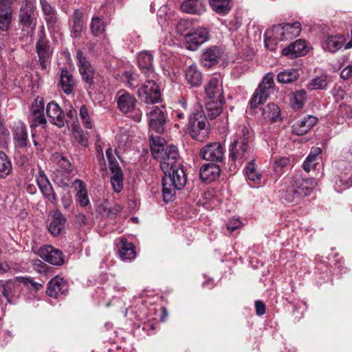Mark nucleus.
<instances>
[{
  "label": "nucleus",
  "mask_w": 352,
  "mask_h": 352,
  "mask_svg": "<svg viewBox=\"0 0 352 352\" xmlns=\"http://www.w3.org/2000/svg\"><path fill=\"white\" fill-rule=\"evenodd\" d=\"M77 222L80 225H86L87 224V218L83 214H79L76 216Z\"/></svg>",
  "instance_id": "nucleus-60"
},
{
  "label": "nucleus",
  "mask_w": 352,
  "mask_h": 352,
  "mask_svg": "<svg viewBox=\"0 0 352 352\" xmlns=\"http://www.w3.org/2000/svg\"><path fill=\"white\" fill-rule=\"evenodd\" d=\"M66 219L63 214L58 210L56 211L48 226V230L53 236L61 234L65 228Z\"/></svg>",
  "instance_id": "nucleus-32"
},
{
  "label": "nucleus",
  "mask_w": 352,
  "mask_h": 352,
  "mask_svg": "<svg viewBox=\"0 0 352 352\" xmlns=\"http://www.w3.org/2000/svg\"><path fill=\"white\" fill-rule=\"evenodd\" d=\"M74 135L78 142L83 146L88 144V133L85 131L80 126L74 130Z\"/></svg>",
  "instance_id": "nucleus-51"
},
{
  "label": "nucleus",
  "mask_w": 352,
  "mask_h": 352,
  "mask_svg": "<svg viewBox=\"0 0 352 352\" xmlns=\"http://www.w3.org/2000/svg\"><path fill=\"white\" fill-rule=\"evenodd\" d=\"M306 96V92L304 90H300L297 92L295 99L296 100V105L298 109L302 108L304 103L303 100Z\"/></svg>",
  "instance_id": "nucleus-55"
},
{
  "label": "nucleus",
  "mask_w": 352,
  "mask_h": 352,
  "mask_svg": "<svg viewBox=\"0 0 352 352\" xmlns=\"http://www.w3.org/2000/svg\"><path fill=\"white\" fill-rule=\"evenodd\" d=\"M38 256L46 262L54 265H62L64 263L63 252L52 245L41 246L38 251Z\"/></svg>",
  "instance_id": "nucleus-19"
},
{
  "label": "nucleus",
  "mask_w": 352,
  "mask_h": 352,
  "mask_svg": "<svg viewBox=\"0 0 352 352\" xmlns=\"http://www.w3.org/2000/svg\"><path fill=\"white\" fill-rule=\"evenodd\" d=\"M45 104L42 100L36 98L32 105L30 114L28 117L31 128L41 126H45L47 120L44 114Z\"/></svg>",
  "instance_id": "nucleus-16"
},
{
  "label": "nucleus",
  "mask_w": 352,
  "mask_h": 352,
  "mask_svg": "<svg viewBox=\"0 0 352 352\" xmlns=\"http://www.w3.org/2000/svg\"><path fill=\"white\" fill-rule=\"evenodd\" d=\"M75 183L78 184V190L76 192V199L81 206H87L89 204V200L87 195V191L85 187L84 183L80 180L76 179Z\"/></svg>",
  "instance_id": "nucleus-48"
},
{
  "label": "nucleus",
  "mask_w": 352,
  "mask_h": 352,
  "mask_svg": "<svg viewBox=\"0 0 352 352\" xmlns=\"http://www.w3.org/2000/svg\"><path fill=\"white\" fill-rule=\"evenodd\" d=\"M166 109L164 107H153L147 112L148 117V126L151 130L162 133L164 130V125L166 122V116L165 114Z\"/></svg>",
  "instance_id": "nucleus-14"
},
{
  "label": "nucleus",
  "mask_w": 352,
  "mask_h": 352,
  "mask_svg": "<svg viewBox=\"0 0 352 352\" xmlns=\"http://www.w3.org/2000/svg\"><path fill=\"white\" fill-rule=\"evenodd\" d=\"M340 77L344 80L352 77V63L342 70Z\"/></svg>",
  "instance_id": "nucleus-56"
},
{
  "label": "nucleus",
  "mask_w": 352,
  "mask_h": 352,
  "mask_svg": "<svg viewBox=\"0 0 352 352\" xmlns=\"http://www.w3.org/2000/svg\"><path fill=\"white\" fill-rule=\"evenodd\" d=\"M61 201L64 208H69L72 202V196L69 193L64 195L61 198Z\"/></svg>",
  "instance_id": "nucleus-58"
},
{
  "label": "nucleus",
  "mask_w": 352,
  "mask_h": 352,
  "mask_svg": "<svg viewBox=\"0 0 352 352\" xmlns=\"http://www.w3.org/2000/svg\"><path fill=\"white\" fill-rule=\"evenodd\" d=\"M13 0H0V10H12Z\"/></svg>",
  "instance_id": "nucleus-59"
},
{
  "label": "nucleus",
  "mask_w": 352,
  "mask_h": 352,
  "mask_svg": "<svg viewBox=\"0 0 352 352\" xmlns=\"http://www.w3.org/2000/svg\"><path fill=\"white\" fill-rule=\"evenodd\" d=\"M34 8V4L29 1H23L20 8L19 15V28L27 35L32 34L36 25Z\"/></svg>",
  "instance_id": "nucleus-7"
},
{
  "label": "nucleus",
  "mask_w": 352,
  "mask_h": 352,
  "mask_svg": "<svg viewBox=\"0 0 352 352\" xmlns=\"http://www.w3.org/2000/svg\"><path fill=\"white\" fill-rule=\"evenodd\" d=\"M10 270V267L6 263L0 262V273H5Z\"/></svg>",
  "instance_id": "nucleus-62"
},
{
  "label": "nucleus",
  "mask_w": 352,
  "mask_h": 352,
  "mask_svg": "<svg viewBox=\"0 0 352 352\" xmlns=\"http://www.w3.org/2000/svg\"><path fill=\"white\" fill-rule=\"evenodd\" d=\"M76 59L79 72L83 80L88 85H91L94 83V69L91 65L84 56L81 51H77Z\"/></svg>",
  "instance_id": "nucleus-22"
},
{
  "label": "nucleus",
  "mask_w": 352,
  "mask_h": 352,
  "mask_svg": "<svg viewBox=\"0 0 352 352\" xmlns=\"http://www.w3.org/2000/svg\"><path fill=\"white\" fill-rule=\"evenodd\" d=\"M69 290V286L65 280L60 276L52 278L47 284V294L54 298L65 296Z\"/></svg>",
  "instance_id": "nucleus-21"
},
{
  "label": "nucleus",
  "mask_w": 352,
  "mask_h": 352,
  "mask_svg": "<svg viewBox=\"0 0 352 352\" xmlns=\"http://www.w3.org/2000/svg\"><path fill=\"white\" fill-rule=\"evenodd\" d=\"M12 163L8 156L0 151V177H6L12 171Z\"/></svg>",
  "instance_id": "nucleus-49"
},
{
  "label": "nucleus",
  "mask_w": 352,
  "mask_h": 352,
  "mask_svg": "<svg viewBox=\"0 0 352 352\" xmlns=\"http://www.w3.org/2000/svg\"><path fill=\"white\" fill-rule=\"evenodd\" d=\"M208 39V31L204 28L193 30L185 36V45L188 50H196Z\"/></svg>",
  "instance_id": "nucleus-18"
},
{
  "label": "nucleus",
  "mask_w": 352,
  "mask_h": 352,
  "mask_svg": "<svg viewBox=\"0 0 352 352\" xmlns=\"http://www.w3.org/2000/svg\"><path fill=\"white\" fill-rule=\"evenodd\" d=\"M307 87L310 90L326 89L327 87V76L322 75L311 79Z\"/></svg>",
  "instance_id": "nucleus-50"
},
{
  "label": "nucleus",
  "mask_w": 352,
  "mask_h": 352,
  "mask_svg": "<svg viewBox=\"0 0 352 352\" xmlns=\"http://www.w3.org/2000/svg\"><path fill=\"white\" fill-rule=\"evenodd\" d=\"M46 113L53 124L60 128L65 125V113L56 102L54 101L49 102L46 107Z\"/></svg>",
  "instance_id": "nucleus-23"
},
{
  "label": "nucleus",
  "mask_w": 352,
  "mask_h": 352,
  "mask_svg": "<svg viewBox=\"0 0 352 352\" xmlns=\"http://www.w3.org/2000/svg\"><path fill=\"white\" fill-rule=\"evenodd\" d=\"M151 150L153 157L160 164L164 173L162 180V194L164 201H171L177 190L182 189L186 183V175L179 160L177 147L164 144V139L151 135Z\"/></svg>",
  "instance_id": "nucleus-1"
},
{
  "label": "nucleus",
  "mask_w": 352,
  "mask_h": 352,
  "mask_svg": "<svg viewBox=\"0 0 352 352\" xmlns=\"http://www.w3.org/2000/svg\"><path fill=\"white\" fill-rule=\"evenodd\" d=\"M175 117H176L178 120H184V118H185V116H184V113H182V112H181V111H175Z\"/></svg>",
  "instance_id": "nucleus-64"
},
{
  "label": "nucleus",
  "mask_w": 352,
  "mask_h": 352,
  "mask_svg": "<svg viewBox=\"0 0 352 352\" xmlns=\"http://www.w3.org/2000/svg\"><path fill=\"white\" fill-rule=\"evenodd\" d=\"M318 122L315 116H307L296 122L292 126V133L297 135L307 133Z\"/></svg>",
  "instance_id": "nucleus-27"
},
{
  "label": "nucleus",
  "mask_w": 352,
  "mask_h": 352,
  "mask_svg": "<svg viewBox=\"0 0 352 352\" xmlns=\"http://www.w3.org/2000/svg\"><path fill=\"white\" fill-rule=\"evenodd\" d=\"M274 86V75L269 72L263 76L262 82L251 98L250 102L251 108H256L262 104L268 98L270 89H273Z\"/></svg>",
  "instance_id": "nucleus-9"
},
{
  "label": "nucleus",
  "mask_w": 352,
  "mask_h": 352,
  "mask_svg": "<svg viewBox=\"0 0 352 352\" xmlns=\"http://www.w3.org/2000/svg\"><path fill=\"white\" fill-rule=\"evenodd\" d=\"M250 140V131L245 126H241L236 134L230 146L229 155L232 161H241L245 160L249 153L248 143Z\"/></svg>",
  "instance_id": "nucleus-5"
},
{
  "label": "nucleus",
  "mask_w": 352,
  "mask_h": 352,
  "mask_svg": "<svg viewBox=\"0 0 352 352\" xmlns=\"http://www.w3.org/2000/svg\"><path fill=\"white\" fill-rule=\"evenodd\" d=\"M116 100L118 108L122 113L135 122L141 121L142 112L137 107L138 101L133 95L125 90H120L116 96Z\"/></svg>",
  "instance_id": "nucleus-4"
},
{
  "label": "nucleus",
  "mask_w": 352,
  "mask_h": 352,
  "mask_svg": "<svg viewBox=\"0 0 352 352\" xmlns=\"http://www.w3.org/2000/svg\"><path fill=\"white\" fill-rule=\"evenodd\" d=\"M223 52L217 46L207 48L201 54V63L206 67H211L217 64L222 56Z\"/></svg>",
  "instance_id": "nucleus-26"
},
{
  "label": "nucleus",
  "mask_w": 352,
  "mask_h": 352,
  "mask_svg": "<svg viewBox=\"0 0 352 352\" xmlns=\"http://www.w3.org/2000/svg\"><path fill=\"white\" fill-rule=\"evenodd\" d=\"M13 137L17 146L24 148L28 145V132L23 122H18L13 129Z\"/></svg>",
  "instance_id": "nucleus-34"
},
{
  "label": "nucleus",
  "mask_w": 352,
  "mask_h": 352,
  "mask_svg": "<svg viewBox=\"0 0 352 352\" xmlns=\"http://www.w3.org/2000/svg\"><path fill=\"white\" fill-rule=\"evenodd\" d=\"M79 118L81 120L83 126L87 129H92L94 122L91 118L90 111L85 104H81L78 109Z\"/></svg>",
  "instance_id": "nucleus-41"
},
{
  "label": "nucleus",
  "mask_w": 352,
  "mask_h": 352,
  "mask_svg": "<svg viewBox=\"0 0 352 352\" xmlns=\"http://www.w3.org/2000/svg\"><path fill=\"white\" fill-rule=\"evenodd\" d=\"M317 186L311 178L305 179L300 174L285 179L280 192L281 197L288 203L299 204L305 197L309 195Z\"/></svg>",
  "instance_id": "nucleus-2"
},
{
  "label": "nucleus",
  "mask_w": 352,
  "mask_h": 352,
  "mask_svg": "<svg viewBox=\"0 0 352 352\" xmlns=\"http://www.w3.org/2000/svg\"><path fill=\"white\" fill-rule=\"evenodd\" d=\"M307 53V45L304 40L298 39L282 50V54L290 58L304 56Z\"/></svg>",
  "instance_id": "nucleus-25"
},
{
  "label": "nucleus",
  "mask_w": 352,
  "mask_h": 352,
  "mask_svg": "<svg viewBox=\"0 0 352 352\" xmlns=\"http://www.w3.org/2000/svg\"><path fill=\"white\" fill-rule=\"evenodd\" d=\"M289 163V159L285 157H280L275 160L273 165L274 172L280 175L283 172V168L288 166Z\"/></svg>",
  "instance_id": "nucleus-52"
},
{
  "label": "nucleus",
  "mask_w": 352,
  "mask_h": 352,
  "mask_svg": "<svg viewBox=\"0 0 352 352\" xmlns=\"http://www.w3.org/2000/svg\"><path fill=\"white\" fill-rule=\"evenodd\" d=\"M245 175L248 180L258 184L261 179V174L257 170L254 160H251L245 168Z\"/></svg>",
  "instance_id": "nucleus-46"
},
{
  "label": "nucleus",
  "mask_w": 352,
  "mask_h": 352,
  "mask_svg": "<svg viewBox=\"0 0 352 352\" xmlns=\"http://www.w3.org/2000/svg\"><path fill=\"white\" fill-rule=\"evenodd\" d=\"M263 115L265 119L270 120L272 122L280 120V109L274 103H270L263 109Z\"/></svg>",
  "instance_id": "nucleus-43"
},
{
  "label": "nucleus",
  "mask_w": 352,
  "mask_h": 352,
  "mask_svg": "<svg viewBox=\"0 0 352 352\" xmlns=\"http://www.w3.org/2000/svg\"><path fill=\"white\" fill-rule=\"evenodd\" d=\"M241 226V222L239 219H230L226 223V228L230 232H232Z\"/></svg>",
  "instance_id": "nucleus-54"
},
{
  "label": "nucleus",
  "mask_w": 352,
  "mask_h": 352,
  "mask_svg": "<svg viewBox=\"0 0 352 352\" xmlns=\"http://www.w3.org/2000/svg\"><path fill=\"white\" fill-rule=\"evenodd\" d=\"M36 181L43 197L53 205H56L58 202L57 196L43 170H38L36 175Z\"/></svg>",
  "instance_id": "nucleus-17"
},
{
  "label": "nucleus",
  "mask_w": 352,
  "mask_h": 352,
  "mask_svg": "<svg viewBox=\"0 0 352 352\" xmlns=\"http://www.w3.org/2000/svg\"><path fill=\"white\" fill-rule=\"evenodd\" d=\"M300 32L301 24L298 21L274 25L265 34V47L270 50H274L278 42L296 38Z\"/></svg>",
  "instance_id": "nucleus-3"
},
{
  "label": "nucleus",
  "mask_w": 352,
  "mask_h": 352,
  "mask_svg": "<svg viewBox=\"0 0 352 352\" xmlns=\"http://www.w3.org/2000/svg\"><path fill=\"white\" fill-rule=\"evenodd\" d=\"M346 39L342 34L331 36L327 37L323 44V48L325 50L335 53L342 46L345 47Z\"/></svg>",
  "instance_id": "nucleus-35"
},
{
  "label": "nucleus",
  "mask_w": 352,
  "mask_h": 352,
  "mask_svg": "<svg viewBox=\"0 0 352 352\" xmlns=\"http://www.w3.org/2000/svg\"><path fill=\"white\" fill-rule=\"evenodd\" d=\"M318 160L312 157V155H309L302 164L303 169L307 173H309L311 169L315 168L316 166L318 164Z\"/></svg>",
  "instance_id": "nucleus-53"
},
{
  "label": "nucleus",
  "mask_w": 352,
  "mask_h": 352,
  "mask_svg": "<svg viewBox=\"0 0 352 352\" xmlns=\"http://www.w3.org/2000/svg\"><path fill=\"white\" fill-rule=\"evenodd\" d=\"M12 10H0V32L8 33L12 20Z\"/></svg>",
  "instance_id": "nucleus-42"
},
{
  "label": "nucleus",
  "mask_w": 352,
  "mask_h": 352,
  "mask_svg": "<svg viewBox=\"0 0 352 352\" xmlns=\"http://www.w3.org/2000/svg\"><path fill=\"white\" fill-rule=\"evenodd\" d=\"M207 99L224 100L222 83L217 78H212L205 87Z\"/></svg>",
  "instance_id": "nucleus-24"
},
{
  "label": "nucleus",
  "mask_w": 352,
  "mask_h": 352,
  "mask_svg": "<svg viewBox=\"0 0 352 352\" xmlns=\"http://www.w3.org/2000/svg\"><path fill=\"white\" fill-rule=\"evenodd\" d=\"M60 170L56 176L55 182L60 187H67L69 184L73 166L70 162L63 156H60L57 162Z\"/></svg>",
  "instance_id": "nucleus-20"
},
{
  "label": "nucleus",
  "mask_w": 352,
  "mask_h": 352,
  "mask_svg": "<svg viewBox=\"0 0 352 352\" xmlns=\"http://www.w3.org/2000/svg\"><path fill=\"white\" fill-rule=\"evenodd\" d=\"M23 285L25 290H30V294L25 297V300L28 302H30L33 299L36 298V293L42 287L41 284L34 282L30 278L23 279Z\"/></svg>",
  "instance_id": "nucleus-44"
},
{
  "label": "nucleus",
  "mask_w": 352,
  "mask_h": 352,
  "mask_svg": "<svg viewBox=\"0 0 352 352\" xmlns=\"http://www.w3.org/2000/svg\"><path fill=\"white\" fill-rule=\"evenodd\" d=\"M212 10L216 12L224 14L231 9L230 0H209Z\"/></svg>",
  "instance_id": "nucleus-47"
},
{
  "label": "nucleus",
  "mask_w": 352,
  "mask_h": 352,
  "mask_svg": "<svg viewBox=\"0 0 352 352\" xmlns=\"http://www.w3.org/2000/svg\"><path fill=\"white\" fill-rule=\"evenodd\" d=\"M120 245L119 255L122 260H132L135 258L136 254L135 247L132 243L128 242L126 239L122 238L120 240Z\"/></svg>",
  "instance_id": "nucleus-38"
},
{
  "label": "nucleus",
  "mask_w": 352,
  "mask_h": 352,
  "mask_svg": "<svg viewBox=\"0 0 352 352\" xmlns=\"http://www.w3.org/2000/svg\"><path fill=\"white\" fill-rule=\"evenodd\" d=\"M106 24L103 19L100 16H94L90 23V30L94 36L102 34L105 31Z\"/></svg>",
  "instance_id": "nucleus-45"
},
{
  "label": "nucleus",
  "mask_w": 352,
  "mask_h": 352,
  "mask_svg": "<svg viewBox=\"0 0 352 352\" xmlns=\"http://www.w3.org/2000/svg\"><path fill=\"white\" fill-rule=\"evenodd\" d=\"M188 131L192 139L199 142H204L208 138L210 124L201 111H197L190 116Z\"/></svg>",
  "instance_id": "nucleus-6"
},
{
  "label": "nucleus",
  "mask_w": 352,
  "mask_h": 352,
  "mask_svg": "<svg viewBox=\"0 0 352 352\" xmlns=\"http://www.w3.org/2000/svg\"><path fill=\"white\" fill-rule=\"evenodd\" d=\"M322 151L319 147H316L311 149L309 155H312L314 158L319 160V155L321 153Z\"/></svg>",
  "instance_id": "nucleus-61"
},
{
  "label": "nucleus",
  "mask_w": 352,
  "mask_h": 352,
  "mask_svg": "<svg viewBox=\"0 0 352 352\" xmlns=\"http://www.w3.org/2000/svg\"><path fill=\"white\" fill-rule=\"evenodd\" d=\"M120 207L116 206V208H114L113 209V210H112V211H111V210H109V211L108 212V213H107V216H108V217H111V214H113L116 215V214H118V212H120Z\"/></svg>",
  "instance_id": "nucleus-63"
},
{
  "label": "nucleus",
  "mask_w": 352,
  "mask_h": 352,
  "mask_svg": "<svg viewBox=\"0 0 352 352\" xmlns=\"http://www.w3.org/2000/svg\"><path fill=\"white\" fill-rule=\"evenodd\" d=\"M60 85L63 92L71 94L73 92L75 81L73 76L67 69H63L60 75Z\"/></svg>",
  "instance_id": "nucleus-36"
},
{
  "label": "nucleus",
  "mask_w": 352,
  "mask_h": 352,
  "mask_svg": "<svg viewBox=\"0 0 352 352\" xmlns=\"http://www.w3.org/2000/svg\"><path fill=\"white\" fill-rule=\"evenodd\" d=\"M224 100L206 99V111L207 117L210 119L216 118L222 111Z\"/></svg>",
  "instance_id": "nucleus-37"
},
{
  "label": "nucleus",
  "mask_w": 352,
  "mask_h": 352,
  "mask_svg": "<svg viewBox=\"0 0 352 352\" xmlns=\"http://www.w3.org/2000/svg\"><path fill=\"white\" fill-rule=\"evenodd\" d=\"M72 32L78 36L80 34L84 28L83 14L79 10H76L72 15Z\"/></svg>",
  "instance_id": "nucleus-40"
},
{
  "label": "nucleus",
  "mask_w": 352,
  "mask_h": 352,
  "mask_svg": "<svg viewBox=\"0 0 352 352\" xmlns=\"http://www.w3.org/2000/svg\"><path fill=\"white\" fill-rule=\"evenodd\" d=\"M255 308L256 314L258 316H262L265 312V305L263 302L260 300H256L255 302Z\"/></svg>",
  "instance_id": "nucleus-57"
},
{
  "label": "nucleus",
  "mask_w": 352,
  "mask_h": 352,
  "mask_svg": "<svg viewBox=\"0 0 352 352\" xmlns=\"http://www.w3.org/2000/svg\"><path fill=\"white\" fill-rule=\"evenodd\" d=\"M182 12L200 15L205 12L204 0H185L180 6Z\"/></svg>",
  "instance_id": "nucleus-33"
},
{
  "label": "nucleus",
  "mask_w": 352,
  "mask_h": 352,
  "mask_svg": "<svg viewBox=\"0 0 352 352\" xmlns=\"http://www.w3.org/2000/svg\"><path fill=\"white\" fill-rule=\"evenodd\" d=\"M185 78L187 83L192 87H198L202 83V73L196 64H192L186 69Z\"/></svg>",
  "instance_id": "nucleus-29"
},
{
  "label": "nucleus",
  "mask_w": 352,
  "mask_h": 352,
  "mask_svg": "<svg viewBox=\"0 0 352 352\" xmlns=\"http://www.w3.org/2000/svg\"><path fill=\"white\" fill-rule=\"evenodd\" d=\"M138 95L142 102L148 104L157 103L161 100L160 88L154 78L147 80L138 88Z\"/></svg>",
  "instance_id": "nucleus-10"
},
{
  "label": "nucleus",
  "mask_w": 352,
  "mask_h": 352,
  "mask_svg": "<svg viewBox=\"0 0 352 352\" xmlns=\"http://www.w3.org/2000/svg\"><path fill=\"white\" fill-rule=\"evenodd\" d=\"M106 156L109 160V169L112 175L111 177L112 188L116 192H120L123 188L124 175L122 170L111 148L106 150Z\"/></svg>",
  "instance_id": "nucleus-11"
},
{
  "label": "nucleus",
  "mask_w": 352,
  "mask_h": 352,
  "mask_svg": "<svg viewBox=\"0 0 352 352\" xmlns=\"http://www.w3.org/2000/svg\"><path fill=\"white\" fill-rule=\"evenodd\" d=\"M138 63L141 69L148 77L155 78L153 65V55L146 51L140 52L138 56Z\"/></svg>",
  "instance_id": "nucleus-28"
},
{
  "label": "nucleus",
  "mask_w": 352,
  "mask_h": 352,
  "mask_svg": "<svg viewBox=\"0 0 352 352\" xmlns=\"http://www.w3.org/2000/svg\"><path fill=\"white\" fill-rule=\"evenodd\" d=\"M352 156V145L349 150ZM338 168L340 171L339 179L336 181V188L338 192L352 186V164L350 162H340Z\"/></svg>",
  "instance_id": "nucleus-13"
},
{
  "label": "nucleus",
  "mask_w": 352,
  "mask_h": 352,
  "mask_svg": "<svg viewBox=\"0 0 352 352\" xmlns=\"http://www.w3.org/2000/svg\"><path fill=\"white\" fill-rule=\"evenodd\" d=\"M225 148L220 142H212L202 147L200 157L206 161L221 162L224 159Z\"/></svg>",
  "instance_id": "nucleus-15"
},
{
  "label": "nucleus",
  "mask_w": 352,
  "mask_h": 352,
  "mask_svg": "<svg viewBox=\"0 0 352 352\" xmlns=\"http://www.w3.org/2000/svg\"><path fill=\"white\" fill-rule=\"evenodd\" d=\"M219 166L211 163L203 165L200 168V178L203 181L211 182L217 179L220 175Z\"/></svg>",
  "instance_id": "nucleus-31"
},
{
  "label": "nucleus",
  "mask_w": 352,
  "mask_h": 352,
  "mask_svg": "<svg viewBox=\"0 0 352 352\" xmlns=\"http://www.w3.org/2000/svg\"><path fill=\"white\" fill-rule=\"evenodd\" d=\"M299 73L297 69H289L280 72L277 75V81L283 84L292 83L298 80Z\"/></svg>",
  "instance_id": "nucleus-39"
},
{
  "label": "nucleus",
  "mask_w": 352,
  "mask_h": 352,
  "mask_svg": "<svg viewBox=\"0 0 352 352\" xmlns=\"http://www.w3.org/2000/svg\"><path fill=\"white\" fill-rule=\"evenodd\" d=\"M36 49L40 65L43 69H46L50 62L53 50L43 30L38 33V40L36 44Z\"/></svg>",
  "instance_id": "nucleus-12"
},
{
  "label": "nucleus",
  "mask_w": 352,
  "mask_h": 352,
  "mask_svg": "<svg viewBox=\"0 0 352 352\" xmlns=\"http://www.w3.org/2000/svg\"><path fill=\"white\" fill-rule=\"evenodd\" d=\"M0 292L2 296L10 305H17L19 302L22 293L25 291L23 282L19 280H9L1 282Z\"/></svg>",
  "instance_id": "nucleus-8"
},
{
  "label": "nucleus",
  "mask_w": 352,
  "mask_h": 352,
  "mask_svg": "<svg viewBox=\"0 0 352 352\" xmlns=\"http://www.w3.org/2000/svg\"><path fill=\"white\" fill-rule=\"evenodd\" d=\"M40 4L48 29L53 28L58 20L56 9L47 0H40Z\"/></svg>",
  "instance_id": "nucleus-30"
}]
</instances>
